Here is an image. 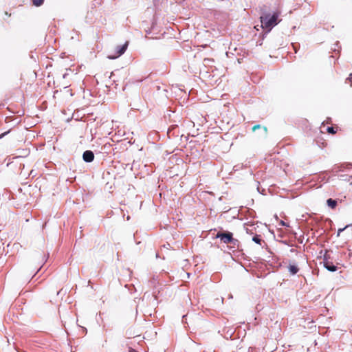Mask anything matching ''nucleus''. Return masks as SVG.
<instances>
[{
  "instance_id": "obj_1",
  "label": "nucleus",
  "mask_w": 352,
  "mask_h": 352,
  "mask_svg": "<svg viewBox=\"0 0 352 352\" xmlns=\"http://www.w3.org/2000/svg\"><path fill=\"white\" fill-rule=\"evenodd\" d=\"M278 14L274 13L272 16L270 14H265V16H261V26L263 28L267 29L269 31L275 26L278 22Z\"/></svg>"
},
{
  "instance_id": "obj_2",
  "label": "nucleus",
  "mask_w": 352,
  "mask_h": 352,
  "mask_svg": "<svg viewBox=\"0 0 352 352\" xmlns=\"http://www.w3.org/2000/svg\"><path fill=\"white\" fill-rule=\"evenodd\" d=\"M216 238H220L221 240L224 243H226V244L232 243L234 241V239L233 238L232 233H231L230 232H219L216 235Z\"/></svg>"
},
{
  "instance_id": "obj_3",
  "label": "nucleus",
  "mask_w": 352,
  "mask_h": 352,
  "mask_svg": "<svg viewBox=\"0 0 352 352\" xmlns=\"http://www.w3.org/2000/svg\"><path fill=\"white\" fill-rule=\"evenodd\" d=\"M129 45V41L125 42V43L121 46H117L116 48V54L112 56H109V58L114 59L122 55L125 51L126 50Z\"/></svg>"
},
{
  "instance_id": "obj_4",
  "label": "nucleus",
  "mask_w": 352,
  "mask_h": 352,
  "mask_svg": "<svg viewBox=\"0 0 352 352\" xmlns=\"http://www.w3.org/2000/svg\"><path fill=\"white\" fill-rule=\"evenodd\" d=\"M82 158L86 162H91L94 159V154L91 151H86L82 155Z\"/></svg>"
},
{
  "instance_id": "obj_5",
  "label": "nucleus",
  "mask_w": 352,
  "mask_h": 352,
  "mask_svg": "<svg viewBox=\"0 0 352 352\" xmlns=\"http://www.w3.org/2000/svg\"><path fill=\"white\" fill-rule=\"evenodd\" d=\"M324 266L327 270L330 272H335L337 270V267L329 261L324 262Z\"/></svg>"
},
{
  "instance_id": "obj_6",
  "label": "nucleus",
  "mask_w": 352,
  "mask_h": 352,
  "mask_svg": "<svg viewBox=\"0 0 352 352\" xmlns=\"http://www.w3.org/2000/svg\"><path fill=\"white\" fill-rule=\"evenodd\" d=\"M287 267L289 272L293 275L297 274L298 272L299 271V268L295 264H289Z\"/></svg>"
},
{
  "instance_id": "obj_7",
  "label": "nucleus",
  "mask_w": 352,
  "mask_h": 352,
  "mask_svg": "<svg viewBox=\"0 0 352 352\" xmlns=\"http://www.w3.org/2000/svg\"><path fill=\"white\" fill-rule=\"evenodd\" d=\"M327 204L329 207H330L331 208H333V209L335 208L337 206V201L331 198L327 199Z\"/></svg>"
},
{
  "instance_id": "obj_8",
  "label": "nucleus",
  "mask_w": 352,
  "mask_h": 352,
  "mask_svg": "<svg viewBox=\"0 0 352 352\" xmlns=\"http://www.w3.org/2000/svg\"><path fill=\"white\" fill-rule=\"evenodd\" d=\"M338 127L336 126V127H334V126H328L327 128V131L329 133H331V134H336L338 131Z\"/></svg>"
},
{
  "instance_id": "obj_9",
  "label": "nucleus",
  "mask_w": 352,
  "mask_h": 352,
  "mask_svg": "<svg viewBox=\"0 0 352 352\" xmlns=\"http://www.w3.org/2000/svg\"><path fill=\"white\" fill-rule=\"evenodd\" d=\"M252 240L257 244H261L262 240L260 235H255L254 236H253Z\"/></svg>"
},
{
  "instance_id": "obj_10",
  "label": "nucleus",
  "mask_w": 352,
  "mask_h": 352,
  "mask_svg": "<svg viewBox=\"0 0 352 352\" xmlns=\"http://www.w3.org/2000/svg\"><path fill=\"white\" fill-rule=\"evenodd\" d=\"M32 2L34 6L38 7V6H41L43 3L44 0H32Z\"/></svg>"
},
{
  "instance_id": "obj_11",
  "label": "nucleus",
  "mask_w": 352,
  "mask_h": 352,
  "mask_svg": "<svg viewBox=\"0 0 352 352\" xmlns=\"http://www.w3.org/2000/svg\"><path fill=\"white\" fill-rule=\"evenodd\" d=\"M261 126L260 124H256V125H254L252 127V131H255L256 129H261Z\"/></svg>"
},
{
  "instance_id": "obj_12",
  "label": "nucleus",
  "mask_w": 352,
  "mask_h": 352,
  "mask_svg": "<svg viewBox=\"0 0 352 352\" xmlns=\"http://www.w3.org/2000/svg\"><path fill=\"white\" fill-rule=\"evenodd\" d=\"M10 130L4 132V133H2L1 134H0V139L3 138L5 135H6L7 134H8L10 133Z\"/></svg>"
},
{
  "instance_id": "obj_13",
  "label": "nucleus",
  "mask_w": 352,
  "mask_h": 352,
  "mask_svg": "<svg viewBox=\"0 0 352 352\" xmlns=\"http://www.w3.org/2000/svg\"><path fill=\"white\" fill-rule=\"evenodd\" d=\"M348 227V226H345L344 228H340L338 229V236H339L340 234V233L344 231L346 228Z\"/></svg>"
},
{
  "instance_id": "obj_14",
  "label": "nucleus",
  "mask_w": 352,
  "mask_h": 352,
  "mask_svg": "<svg viewBox=\"0 0 352 352\" xmlns=\"http://www.w3.org/2000/svg\"><path fill=\"white\" fill-rule=\"evenodd\" d=\"M5 14H6V15H7V16H10V14H8V12H5Z\"/></svg>"
},
{
  "instance_id": "obj_15",
  "label": "nucleus",
  "mask_w": 352,
  "mask_h": 352,
  "mask_svg": "<svg viewBox=\"0 0 352 352\" xmlns=\"http://www.w3.org/2000/svg\"><path fill=\"white\" fill-rule=\"evenodd\" d=\"M263 129H265V131H267V128L265 126H263Z\"/></svg>"
}]
</instances>
